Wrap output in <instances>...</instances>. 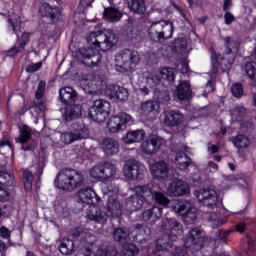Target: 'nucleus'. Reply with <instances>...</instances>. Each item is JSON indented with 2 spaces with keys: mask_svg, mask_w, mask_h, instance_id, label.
I'll return each instance as SVG.
<instances>
[{
  "mask_svg": "<svg viewBox=\"0 0 256 256\" xmlns=\"http://www.w3.org/2000/svg\"><path fill=\"white\" fill-rule=\"evenodd\" d=\"M134 192L135 194L126 199V209L128 211H139L143 207L144 201L146 203H157V205H163V207L169 205V198L159 190H151L147 186H136Z\"/></svg>",
  "mask_w": 256,
  "mask_h": 256,
  "instance_id": "obj_1",
  "label": "nucleus"
},
{
  "mask_svg": "<svg viewBox=\"0 0 256 256\" xmlns=\"http://www.w3.org/2000/svg\"><path fill=\"white\" fill-rule=\"evenodd\" d=\"M163 80L173 83L175 81V69L166 67L153 74L143 73L138 78L137 87L143 95H149L151 89H155Z\"/></svg>",
  "mask_w": 256,
  "mask_h": 256,
  "instance_id": "obj_2",
  "label": "nucleus"
},
{
  "mask_svg": "<svg viewBox=\"0 0 256 256\" xmlns=\"http://www.w3.org/2000/svg\"><path fill=\"white\" fill-rule=\"evenodd\" d=\"M164 234L158 238L155 244L153 255H157L160 251H169L173 247V241L179 235H183V225L175 218L167 219L163 226Z\"/></svg>",
  "mask_w": 256,
  "mask_h": 256,
  "instance_id": "obj_3",
  "label": "nucleus"
},
{
  "mask_svg": "<svg viewBox=\"0 0 256 256\" xmlns=\"http://www.w3.org/2000/svg\"><path fill=\"white\" fill-rule=\"evenodd\" d=\"M108 212L99 209L96 205L88 207L86 215L91 221L105 225L109 217H121L123 210L121 209V203L115 198L108 199Z\"/></svg>",
  "mask_w": 256,
  "mask_h": 256,
  "instance_id": "obj_4",
  "label": "nucleus"
},
{
  "mask_svg": "<svg viewBox=\"0 0 256 256\" xmlns=\"http://www.w3.org/2000/svg\"><path fill=\"white\" fill-rule=\"evenodd\" d=\"M82 85H84L86 91L88 89V93L91 95H106L109 99H115L117 97L119 87L115 84L104 86L103 79L99 76H88L82 80Z\"/></svg>",
  "mask_w": 256,
  "mask_h": 256,
  "instance_id": "obj_5",
  "label": "nucleus"
},
{
  "mask_svg": "<svg viewBox=\"0 0 256 256\" xmlns=\"http://www.w3.org/2000/svg\"><path fill=\"white\" fill-rule=\"evenodd\" d=\"M83 174L73 168L62 169L55 180L58 189L71 190L83 185Z\"/></svg>",
  "mask_w": 256,
  "mask_h": 256,
  "instance_id": "obj_6",
  "label": "nucleus"
},
{
  "mask_svg": "<svg viewBox=\"0 0 256 256\" xmlns=\"http://www.w3.org/2000/svg\"><path fill=\"white\" fill-rule=\"evenodd\" d=\"M87 41L100 51H109V49H113L117 44L115 34L109 30L91 32L87 37Z\"/></svg>",
  "mask_w": 256,
  "mask_h": 256,
  "instance_id": "obj_7",
  "label": "nucleus"
},
{
  "mask_svg": "<svg viewBox=\"0 0 256 256\" xmlns=\"http://www.w3.org/2000/svg\"><path fill=\"white\" fill-rule=\"evenodd\" d=\"M139 61V52L130 49L122 50L115 56V70L118 73L131 71L139 65Z\"/></svg>",
  "mask_w": 256,
  "mask_h": 256,
  "instance_id": "obj_8",
  "label": "nucleus"
},
{
  "mask_svg": "<svg viewBox=\"0 0 256 256\" xmlns=\"http://www.w3.org/2000/svg\"><path fill=\"white\" fill-rule=\"evenodd\" d=\"M173 31V23L165 20L153 22L148 29V33L153 41L171 39L173 37Z\"/></svg>",
  "mask_w": 256,
  "mask_h": 256,
  "instance_id": "obj_9",
  "label": "nucleus"
},
{
  "mask_svg": "<svg viewBox=\"0 0 256 256\" xmlns=\"http://www.w3.org/2000/svg\"><path fill=\"white\" fill-rule=\"evenodd\" d=\"M173 210L181 215L186 225H193L197 220V208L193 207L187 200H176L173 204Z\"/></svg>",
  "mask_w": 256,
  "mask_h": 256,
  "instance_id": "obj_10",
  "label": "nucleus"
},
{
  "mask_svg": "<svg viewBox=\"0 0 256 256\" xmlns=\"http://www.w3.org/2000/svg\"><path fill=\"white\" fill-rule=\"evenodd\" d=\"M115 175H117V166L109 161L98 163L90 169V177L97 181H107Z\"/></svg>",
  "mask_w": 256,
  "mask_h": 256,
  "instance_id": "obj_11",
  "label": "nucleus"
},
{
  "mask_svg": "<svg viewBox=\"0 0 256 256\" xmlns=\"http://www.w3.org/2000/svg\"><path fill=\"white\" fill-rule=\"evenodd\" d=\"M111 113V103L109 101L98 99L90 107L88 115L92 121L103 123Z\"/></svg>",
  "mask_w": 256,
  "mask_h": 256,
  "instance_id": "obj_12",
  "label": "nucleus"
},
{
  "mask_svg": "<svg viewBox=\"0 0 256 256\" xmlns=\"http://www.w3.org/2000/svg\"><path fill=\"white\" fill-rule=\"evenodd\" d=\"M228 63H230V66H227ZM233 63H235V60L231 61L230 55L227 54V52H224L223 55L221 56L220 54H217V52L212 51L210 71L211 77H215V75L219 73V69H222V71L231 70V67H233Z\"/></svg>",
  "mask_w": 256,
  "mask_h": 256,
  "instance_id": "obj_13",
  "label": "nucleus"
},
{
  "mask_svg": "<svg viewBox=\"0 0 256 256\" xmlns=\"http://www.w3.org/2000/svg\"><path fill=\"white\" fill-rule=\"evenodd\" d=\"M128 125H133V117L125 112H121L109 118L107 128L110 133H119V131H125Z\"/></svg>",
  "mask_w": 256,
  "mask_h": 256,
  "instance_id": "obj_14",
  "label": "nucleus"
},
{
  "mask_svg": "<svg viewBox=\"0 0 256 256\" xmlns=\"http://www.w3.org/2000/svg\"><path fill=\"white\" fill-rule=\"evenodd\" d=\"M145 173V166L141 162L130 159L127 160L123 167V175L128 181H137L143 179Z\"/></svg>",
  "mask_w": 256,
  "mask_h": 256,
  "instance_id": "obj_15",
  "label": "nucleus"
},
{
  "mask_svg": "<svg viewBox=\"0 0 256 256\" xmlns=\"http://www.w3.org/2000/svg\"><path fill=\"white\" fill-rule=\"evenodd\" d=\"M151 237V228L136 224L130 227V241H135L136 243H143L148 241Z\"/></svg>",
  "mask_w": 256,
  "mask_h": 256,
  "instance_id": "obj_16",
  "label": "nucleus"
},
{
  "mask_svg": "<svg viewBox=\"0 0 256 256\" xmlns=\"http://www.w3.org/2000/svg\"><path fill=\"white\" fill-rule=\"evenodd\" d=\"M203 237H201V230L199 228L192 229L186 239H185V248L191 249L192 251H199L203 248Z\"/></svg>",
  "mask_w": 256,
  "mask_h": 256,
  "instance_id": "obj_17",
  "label": "nucleus"
},
{
  "mask_svg": "<svg viewBox=\"0 0 256 256\" xmlns=\"http://www.w3.org/2000/svg\"><path fill=\"white\" fill-rule=\"evenodd\" d=\"M165 143V140L159 136H152L146 139L140 146L142 153L145 155H155L161 146Z\"/></svg>",
  "mask_w": 256,
  "mask_h": 256,
  "instance_id": "obj_18",
  "label": "nucleus"
},
{
  "mask_svg": "<svg viewBox=\"0 0 256 256\" xmlns=\"http://www.w3.org/2000/svg\"><path fill=\"white\" fill-rule=\"evenodd\" d=\"M39 13L41 17H46L47 19H50L52 23H57V21L61 19V9L47 2H43L40 5Z\"/></svg>",
  "mask_w": 256,
  "mask_h": 256,
  "instance_id": "obj_19",
  "label": "nucleus"
},
{
  "mask_svg": "<svg viewBox=\"0 0 256 256\" xmlns=\"http://www.w3.org/2000/svg\"><path fill=\"white\" fill-rule=\"evenodd\" d=\"M196 197L200 203H203L206 207H217V192L211 189H202L196 193Z\"/></svg>",
  "mask_w": 256,
  "mask_h": 256,
  "instance_id": "obj_20",
  "label": "nucleus"
},
{
  "mask_svg": "<svg viewBox=\"0 0 256 256\" xmlns=\"http://www.w3.org/2000/svg\"><path fill=\"white\" fill-rule=\"evenodd\" d=\"M80 53L85 59V65H87L88 67H97V65L101 63V54H99V50H94L91 47L81 48Z\"/></svg>",
  "mask_w": 256,
  "mask_h": 256,
  "instance_id": "obj_21",
  "label": "nucleus"
},
{
  "mask_svg": "<svg viewBox=\"0 0 256 256\" xmlns=\"http://www.w3.org/2000/svg\"><path fill=\"white\" fill-rule=\"evenodd\" d=\"M189 193V184L183 180H174L167 188L170 197H181Z\"/></svg>",
  "mask_w": 256,
  "mask_h": 256,
  "instance_id": "obj_22",
  "label": "nucleus"
},
{
  "mask_svg": "<svg viewBox=\"0 0 256 256\" xmlns=\"http://www.w3.org/2000/svg\"><path fill=\"white\" fill-rule=\"evenodd\" d=\"M23 27H25V22L21 20V16L17 14H11L8 18L7 33L9 35H16L19 39V33H21Z\"/></svg>",
  "mask_w": 256,
  "mask_h": 256,
  "instance_id": "obj_23",
  "label": "nucleus"
},
{
  "mask_svg": "<svg viewBox=\"0 0 256 256\" xmlns=\"http://www.w3.org/2000/svg\"><path fill=\"white\" fill-rule=\"evenodd\" d=\"M163 121L167 127H177L185 121V115L177 110H167L164 112Z\"/></svg>",
  "mask_w": 256,
  "mask_h": 256,
  "instance_id": "obj_24",
  "label": "nucleus"
},
{
  "mask_svg": "<svg viewBox=\"0 0 256 256\" xmlns=\"http://www.w3.org/2000/svg\"><path fill=\"white\" fill-rule=\"evenodd\" d=\"M78 199L81 203H85L89 205V207L95 205L98 201H100L97 193L91 188H83L78 191Z\"/></svg>",
  "mask_w": 256,
  "mask_h": 256,
  "instance_id": "obj_25",
  "label": "nucleus"
},
{
  "mask_svg": "<svg viewBox=\"0 0 256 256\" xmlns=\"http://www.w3.org/2000/svg\"><path fill=\"white\" fill-rule=\"evenodd\" d=\"M225 42V51L226 55H230V62L227 64V67H231V62L235 61V57H237V52L239 51V40L233 39L231 36L224 38Z\"/></svg>",
  "mask_w": 256,
  "mask_h": 256,
  "instance_id": "obj_26",
  "label": "nucleus"
},
{
  "mask_svg": "<svg viewBox=\"0 0 256 256\" xmlns=\"http://www.w3.org/2000/svg\"><path fill=\"white\" fill-rule=\"evenodd\" d=\"M163 214V210L158 206H152L143 211L142 220L145 223H149V225H153V223H157L159 219H161V215Z\"/></svg>",
  "mask_w": 256,
  "mask_h": 256,
  "instance_id": "obj_27",
  "label": "nucleus"
},
{
  "mask_svg": "<svg viewBox=\"0 0 256 256\" xmlns=\"http://www.w3.org/2000/svg\"><path fill=\"white\" fill-rule=\"evenodd\" d=\"M85 137H87V132L80 129L61 134L60 141L61 143H64V145H70V143H74V141H81V139H85Z\"/></svg>",
  "mask_w": 256,
  "mask_h": 256,
  "instance_id": "obj_28",
  "label": "nucleus"
},
{
  "mask_svg": "<svg viewBox=\"0 0 256 256\" xmlns=\"http://www.w3.org/2000/svg\"><path fill=\"white\" fill-rule=\"evenodd\" d=\"M150 171L154 179H165L169 175V166L165 161H158L150 166Z\"/></svg>",
  "mask_w": 256,
  "mask_h": 256,
  "instance_id": "obj_29",
  "label": "nucleus"
},
{
  "mask_svg": "<svg viewBox=\"0 0 256 256\" xmlns=\"http://www.w3.org/2000/svg\"><path fill=\"white\" fill-rule=\"evenodd\" d=\"M32 130L29 126L24 125L20 128V135L15 139L16 143H20L22 145V151H33V146H26L25 143L29 142L31 139Z\"/></svg>",
  "mask_w": 256,
  "mask_h": 256,
  "instance_id": "obj_30",
  "label": "nucleus"
},
{
  "mask_svg": "<svg viewBox=\"0 0 256 256\" xmlns=\"http://www.w3.org/2000/svg\"><path fill=\"white\" fill-rule=\"evenodd\" d=\"M29 37L30 34L24 32L19 42L5 52L7 57H15V55L23 53V51H25V47H27V43H29Z\"/></svg>",
  "mask_w": 256,
  "mask_h": 256,
  "instance_id": "obj_31",
  "label": "nucleus"
},
{
  "mask_svg": "<svg viewBox=\"0 0 256 256\" xmlns=\"http://www.w3.org/2000/svg\"><path fill=\"white\" fill-rule=\"evenodd\" d=\"M146 135L147 134L143 129L130 130L124 135L123 141L126 145H133V143H141V141L145 139Z\"/></svg>",
  "mask_w": 256,
  "mask_h": 256,
  "instance_id": "obj_32",
  "label": "nucleus"
},
{
  "mask_svg": "<svg viewBox=\"0 0 256 256\" xmlns=\"http://www.w3.org/2000/svg\"><path fill=\"white\" fill-rule=\"evenodd\" d=\"M140 113L147 117L148 119H155L157 117L159 110L157 102L155 101H146L143 102L140 106Z\"/></svg>",
  "mask_w": 256,
  "mask_h": 256,
  "instance_id": "obj_33",
  "label": "nucleus"
},
{
  "mask_svg": "<svg viewBox=\"0 0 256 256\" xmlns=\"http://www.w3.org/2000/svg\"><path fill=\"white\" fill-rule=\"evenodd\" d=\"M192 93L191 83L188 81L180 82L175 90V95L179 101H188V99H191Z\"/></svg>",
  "mask_w": 256,
  "mask_h": 256,
  "instance_id": "obj_34",
  "label": "nucleus"
},
{
  "mask_svg": "<svg viewBox=\"0 0 256 256\" xmlns=\"http://www.w3.org/2000/svg\"><path fill=\"white\" fill-rule=\"evenodd\" d=\"M101 149L108 155V157H113V155H117L119 153V142L112 138H105L102 141Z\"/></svg>",
  "mask_w": 256,
  "mask_h": 256,
  "instance_id": "obj_35",
  "label": "nucleus"
},
{
  "mask_svg": "<svg viewBox=\"0 0 256 256\" xmlns=\"http://www.w3.org/2000/svg\"><path fill=\"white\" fill-rule=\"evenodd\" d=\"M59 97L64 105H71L77 100V92L71 87H64L60 89Z\"/></svg>",
  "mask_w": 256,
  "mask_h": 256,
  "instance_id": "obj_36",
  "label": "nucleus"
},
{
  "mask_svg": "<svg viewBox=\"0 0 256 256\" xmlns=\"http://www.w3.org/2000/svg\"><path fill=\"white\" fill-rule=\"evenodd\" d=\"M0 185L4 187H13L15 185V176L8 173L5 169V163L0 162Z\"/></svg>",
  "mask_w": 256,
  "mask_h": 256,
  "instance_id": "obj_37",
  "label": "nucleus"
},
{
  "mask_svg": "<svg viewBox=\"0 0 256 256\" xmlns=\"http://www.w3.org/2000/svg\"><path fill=\"white\" fill-rule=\"evenodd\" d=\"M83 114V107L81 105L68 104L64 113V119L67 121H73L76 117H81Z\"/></svg>",
  "mask_w": 256,
  "mask_h": 256,
  "instance_id": "obj_38",
  "label": "nucleus"
},
{
  "mask_svg": "<svg viewBox=\"0 0 256 256\" xmlns=\"http://www.w3.org/2000/svg\"><path fill=\"white\" fill-rule=\"evenodd\" d=\"M247 113H249V111L244 106H235L230 110L232 121H237L238 123H241V121L247 117Z\"/></svg>",
  "mask_w": 256,
  "mask_h": 256,
  "instance_id": "obj_39",
  "label": "nucleus"
},
{
  "mask_svg": "<svg viewBox=\"0 0 256 256\" xmlns=\"http://www.w3.org/2000/svg\"><path fill=\"white\" fill-rule=\"evenodd\" d=\"M175 164L180 171H185L191 165V158L185 152H178L175 157Z\"/></svg>",
  "mask_w": 256,
  "mask_h": 256,
  "instance_id": "obj_40",
  "label": "nucleus"
},
{
  "mask_svg": "<svg viewBox=\"0 0 256 256\" xmlns=\"http://www.w3.org/2000/svg\"><path fill=\"white\" fill-rule=\"evenodd\" d=\"M114 241H118V243H123L124 241H131V228L129 230L125 228H116L113 231Z\"/></svg>",
  "mask_w": 256,
  "mask_h": 256,
  "instance_id": "obj_41",
  "label": "nucleus"
},
{
  "mask_svg": "<svg viewBox=\"0 0 256 256\" xmlns=\"http://www.w3.org/2000/svg\"><path fill=\"white\" fill-rule=\"evenodd\" d=\"M103 17L106 21H110V23H117V21L121 20L122 14L119 10L115 8H105Z\"/></svg>",
  "mask_w": 256,
  "mask_h": 256,
  "instance_id": "obj_42",
  "label": "nucleus"
},
{
  "mask_svg": "<svg viewBox=\"0 0 256 256\" xmlns=\"http://www.w3.org/2000/svg\"><path fill=\"white\" fill-rule=\"evenodd\" d=\"M128 7L133 13H137L138 15H143V13L147 11L145 0H130L128 2Z\"/></svg>",
  "mask_w": 256,
  "mask_h": 256,
  "instance_id": "obj_43",
  "label": "nucleus"
},
{
  "mask_svg": "<svg viewBox=\"0 0 256 256\" xmlns=\"http://www.w3.org/2000/svg\"><path fill=\"white\" fill-rule=\"evenodd\" d=\"M208 221L210 222V225L214 229H217V227H221L226 221L225 214H219L217 212H212L208 215Z\"/></svg>",
  "mask_w": 256,
  "mask_h": 256,
  "instance_id": "obj_44",
  "label": "nucleus"
},
{
  "mask_svg": "<svg viewBox=\"0 0 256 256\" xmlns=\"http://www.w3.org/2000/svg\"><path fill=\"white\" fill-rule=\"evenodd\" d=\"M59 251L62 255H71L75 251V242L69 238L63 239L59 246Z\"/></svg>",
  "mask_w": 256,
  "mask_h": 256,
  "instance_id": "obj_45",
  "label": "nucleus"
},
{
  "mask_svg": "<svg viewBox=\"0 0 256 256\" xmlns=\"http://www.w3.org/2000/svg\"><path fill=\"white\" fill-rule=\"evenodd\" d=\"M244 73H246L248 79L251 81V85L256 87V63L248 62L244 66Z\"/></svg>",
  "mask_w": 256,
  "mask_h": 256,
  "instance_id": "obj_46",
  "label": "nucleus"
},
{
  "mask_svg": "<svg viewBox=\"0 0 256 256\" xmlns=\"http://www.w3.org/2000/svg\"><path fill=\"white\" fill-rule=\"evenodd\" d=\"M233 143L238 149H245V147L251 145V140H249V137L239 134L233 138Z\"/></svg>",
  "mask_w": 256,
  "mask_h": 256,
  "instance_id": "obj_47",
  "label": "nucleus"
},
{
  "mask_svg": "<svg viewBox=\"0 0 256 256\" xmlns=\"http://www.w3.org/2000/svg\"><path fill=\"white\" fill-rule=\"evenodd\" d=\"M54 209L58 215H69V209L67 208V202H65V200H57L54 203Z\"/></svg>",
  "mask_w": 256,
  "mask_h": 256,
  "instance_id": "obj_48",
  "label": "nucleus"
},
{
  "mask_svg": "<svg viewBox=\"0 0 256 256\" xmlns=\"http://www.w3.org/2000/svg\"><path fill=\"white\" fill-rule=\"evenodd\" d=\"M94 256H117V249L115 246H108L106 248H98Z\"/></svg>",
  "mask_w": 256,
  "mask_h": 256,
  "instance_id": "obj_49",
  "label": "nucleus"
},
{
  "mask_svg": "<svg viewBox=\"0 0 256 256\" xmlns=\"http://www.w3.org/2000/svg\"><path fill=\"white\" fill-rule=\"evenodd\" d=\"M139 253V248L133 243L124 244L121 256H135Z\"/></svg>",
  "mask_w": 256,
  "mask_h": 256,
  "instance_id": "obj_50",
  "label": "nucleus"
},
{
  "mask_svg": "<svg viewBox=\"0 0 256 256\" xmlns=\"http://www.w3.org/2000/svg\"><path fill=\"white\" fill-rule=\"evenodd\" d=\"M33 173L29 170L24 171V187L26 191H31L33 189Z\"/></svg>",
  "mask_w": 256,
  "mask_h": 256,
  "instance_id": "obj_51",
  "label": "nucleus"
},
{
  "mask_svg": "<svg viewBox=\"0 0 256 256\" xmlns=\"http://www.w3.org/2000/svg\"><path fill=\"white\" fill-rule=\"evenodd\" d=\"M117 89L118 90L116 92V97L114 99H116L117 101H127L129 97V91L121 86H118Z\"/></svg>",
  "mask_w": 256,
  "mask_h": 256,
  "instance_id": "obj_52",
  "label": "nucleus"
},
{
  "mask_svg": "<svg viewBox=\"0 0 256 256\" xmlns=\"http://www.w3.org/2000/svg\"><path fill=\"white\" fill-rule=\"evenodd\" d=\"M246 256H256V240L255 238L248 237V251Z\"/></svg>",
  "mask_w": 256,
  "mask_h": 256,
  "instance_id": "obj_53",
  "label": "nucleus"
},
{
  "mask_svg": "<svg viewBox=\"0 0 256 256\" xmlns=\"http://www.w3.org/2000/svg\"><path fill=\"white\" fill-rule=\"evenodd\" d=\"M158 102L162 105H167L169 101H171V96L168 91H161L157 97Z\"/></svg>",
  "mask_w": 256,
  "mask_h": 256,
  "instance_id": "obj_54",
  "label": "nucleus"
},
{
  "mask_svg": "<svg viewBox=\"0 0 256 256\" xmlns=\"http://www.w3.org/2000/svg\"><path fill=\"white\" fill-rule=\"evenodd\" d=\"M231 233H233V230H231V229H229V230H220L217 233V240L220 241L221 243H226L227 238L229 237V235H231Z\"/></svg>",
  "mask_w": 256,
  "mask_h": 256,
  "instance_id": "obj_55",
  "label": "nucleus"
},
{
  "mask_svg": "<svg viewBox=\"0 0 256 256\" xmlns=\"http://www.w3.org/2000/svg\"><path fill=\"white\" fill-rule=\"evenodd\" d=\"M240 129L242 133H253L255 124H253V121H247L240 125Z\"/></svg>",
  "mask_w": 256,
  "mask_h": 256,
  "instance_id": "obj_56",
  "label": "nucleus"
},
{
  "mask_svg": "<svg viewBox=\"0 0 256 256\" xmlns=\"http://www.w3.org/2000/svg\"><path fill=\"white\" fill-rule=\"evenodd\" d=\"M232 95L236 98L243 97V85L236 83L231 88Z\"/></svg>",
  "mask_w": 256,
  "mask_h": 256,
  "instance_id": "obj_57",
  "label": "nucleus"
},
{
  "mask_svg": "<svg viewBox=\"0 0 256 256\" xmlns=\"http://www.w3.org/2000/svg\"><path fill=\"white\" fill-rule=\"evenodd\" d=\"M3 147H8L10 151H13V146L11 145V142L9 141V133L3 132V138L0 141V149H3Z\"/></svg>",
  "mask_w": 256,
  "mask_h": 256,
  "instance_id": "obj_58",
  "label": "nucleus"
},
{
  "mask_svg": "<svg viewBox=\"0 0 256 256\" xmlns=\"http://www.w3.org/2000/svg\"><path fill=\"white\" fill-rule=\"evenodd\" d=\"M106 189L108 192L105 193H112V195H117L119 193V186H117L113 181L106 184Z\"/></svg>",
  "mask_w": 256,
  "mask_h": 256,
  "instance_id": "obj_59",
  "label": "nucleus"
},
{
  "mask_svg": "<svg viewBox=\"0 0 256 256\" xmlns=\"http://www.w3.org/2000/svg\"><path fill=\"white\" fill-rule=\"evenodd\" d=\"M41 67H43L42 62L33 63L26 67V71H27V73H35V72L39 71V69H41Z\"/></svg>",
  "mask_w": 256,
  "mask_h": 256,
  "instance_id": "obj_60",
  "label": "nucleus"
},
{
  "mask_svg": "<svg viewBox=\"0 0 256 256\" xmlns=\"http://www.w3.org/2000/svg\"><path fill=\"white\" fill-rule=\"evenodd\" d=\"M45 87H46L45 81H40L39 85H38V89L36 91V99H42L43 98V95L45 93Z\"/></svg>",
  "mask_w": 256,
  "mask_h": 256,
  "instance_id": "obj_61",
  "label": "nucleus"
},
{
  "mask_svg": "<svg viewBox=\"0 0 256 256\" xmlns=\"http://www.w3.org/2000/svg\"><path fill=\"white\" fill-rule=\"evenodd\" d=\"M11 194L0 185V201L5 203V201H9Z\"/></svg>",
  "mask_w": 256,
  "mask_h": 256,
  "instance_id": "obj_62",
  "label": "nucleus"
},
{
  "mask_svg": "<svg viewBox=\"0 0 256 256\" xmlns=\"http://www.w3.org/2000/svg\"><path fill=\"white\" fill-rule=\"evenodd\" d=\"M87 7H91V0H81L78 7L79 11L81 13H85V9H87Z\"/></svg>",
  "mask_w": 256,
  "mask_h": 256,
  "instance_id": "obj_63",
  "label": "nucleus"
},
{
  "mask_svg": "<svg viewBox=\"0 0 256 256\" xmlns=\"http://www.w3.org/2000/svg\"><path fill=\"white\" fill-rule=\"evenodd\" d=\"M224 19H225L226 25H231V23H233V21H235V16L231 12L227 11L224 14Z\"/></svg>",
  "mask_w": 256,
  "mask_h": 256,
  "instance_id": "obj_64",
  "label": "nucleus"
}]
</instances>
